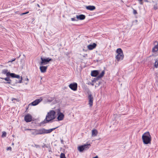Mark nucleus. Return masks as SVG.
I'll list each match as a JSON object with an SVG mask.
<instances>
[{"mask_svg":"<svg viewBox=\"0 0 158 158\" xmlns=\"http://www.w3.org/2000/svg\"><path fill=\"white\" fill-rule=\"evenodd\" d=\"M2 74H6L7 77H11L12 78H16L19 79L18 83H21L22 80V77H20V76L18 75H16L14 73H10L8 72L7 69H4L2 70Z\"/></svg>","mask_w":158,"mask_h":158,"instance_id":"1","label":"nucleus"},{"mask_svg":"<svg viewBox=\"0 0 158 158\" xmlns=\"http://www.w3.org/2000/svg\"><path fill=\"white\" fill-rule=\"evenodd\" d=\"M151 139V136L149 132H145L142 136L143 142L145 144H147L150 143Z\"/></svg>","mask_w":158,"mask_h":158,"instance_id":"2","label":"nucleus"},{"mask_svg":"<svg viewBox=\"0 0 158 158\" xmlns=\"http://www.w3.org/2000/svg\"><path fill=\"white\" fill-rule=\"evenodd\" d=\"M55 112L54 110H51L48 112L46 116L45 120L46 121V123H48L55 118Z\"/></svg>","mask_w":158,"mask_h":158,"instance_id":"3","label":"nucleus"},{"mask_svg":"<svg viewBox=\"0 0 158 158\" xmlns=\"http://www.w3.org/2000/svg\"><path fill=\"white\" fill-rule=\"evenodd\" d=\"M58 127L53 128L48 130H46L44 128H42L40 129L37 130V134L38 135H41L45 134H48L51 132L52 131L54 130Z\"/></svg>","mask_w":158,"mask_h":158,"instance_id":"4","label":"nucleus"},{"mask_svg":"<svg viewBox=\"0 0 158 158\" xmlns=\"http://www.w3.org/2000/svg\"><path fill=\"white\" fill-rule=\"evenodd\" d=\"M116 52L117 54L116 56V58L117 59L118 61L123 60L124 58V56L122 49L120 48L117 49Z\"/></svg>","mask_w":158,"mask_h":158,"instance_id":"5","label":"nucleus"},{"mask_svg":"<svg viewBox=\"0 0 158 158\" xmlns=\"http://www.w3.org/2000/svg\"><path fill=\"white\" fill-rule=\"evenodd\" d=\"M40 59L41 60V61L40 63V65H44L48 63V62L52 60L51 58H48L46 59H44L41 57Z\"/></svg>","mask_w":158,"mask_h":158,"instance_id":"6","label":"nucleus"},{"mask_svg":"<svg viewBox=\"0 0 158 158\" xmlns=\"http://www.w3.org/2000/svg\"><path fill=\"white\" fill-rule=\"evenodd\" d=\"M57 114L58 115L57 119L58 121H61L64 119V115L60 112L59 109L57 110Z\"/></svg>","mask_w":158,"mask_h":158,"instance_id":"7","label":"nucleus"},{"mask_svg":"<svg viewBox=\"0 0 158 158\" xmlns=\"http://www.w3.org/2000/svg\"><path fill=\"white\" fill-rule=\"evenodd\" d=\"M69 87L72 90L75 91L77 89V84L76 83H73L70 84Z\"/></svg>","mask_w":158,"mask_h":158,"instance_id":"8","label":"nucleus"},{"mask_svg":"<svg viewBox=\"0 0 158 158\" xmlns=\"http://www.w3.org/2000/svg\"><path fill=\"white\" fill-rule=\"evenodd\" d=\"M32 119V116L29 114H27L24 116V120L27 123L31 122Z\"/></svg>","mask_w":158,"mask_h":158,"instance_id":"9","label":"nucleus"},{"mask_svg":"<svg viewBox=\"0 0 158 158\" xmlns=\"http://www.w3.org/2000/svg\"><path fill=\"white\" fill-rule=\"evenodd\" d=\"M89 104L90 106H92L93 104L94 98L91 94H90L88 97Z\"/></svg>","mask_w":158,"mask_h":158,"instance_id":"10","label":"nucleus"},{"mask_svg":"<svg viewBox=\"0 0 158 158\" xmlns=\"http://www.w3.org/2000/svg\"><path fill=\"white\" fill-rule=\"evenodd\" d=\"M42 100V99L41 98L36 99L35 101L29 104V106H30V105H31L33 106H36Z\"/></svg>","mask_w":158,"mask_h":158,"instance_id":"11","label":"nucleus"},{"mask_svg":"<svg viewBox=\"0 0 158 158\" xmlns=\"http://www.w3.org/2000/svg\"><path fill=\"white\" fill-rule=\"evenodd\" d=\"M47 68L48 66H45L41 65V66L40 67V69L41 72L42 73H45L47 71Z\"/></svg>","mask_w":158,"mask_h":158,"instance_id":"12","label":"nucleus"},{"mask_svg":"<svg viewBox=\"0 0 158 158\" xmlns=\"http://www.w3.org/2000/svg\"><path fill=\"white\" fill-rule=\"evenodd\" d=\"M97 46L96 44L94 43L92 44H89L87 46V48L89 50H92L95 48Z\"/></svg>","mask_w":158,"mask_h":158,"instance_id":"13","label":"nucleus"},{"mask_svg":"<svg viewBox=\"0 0 158 158\" xmlns=\"http://www.w3.org/2000/svg\"><path fill=\"white\" fill-rule=\"evenodd\" d=\"M0 78L4 80L5 81H6L7 82H5L4 83L5 84H10L11 83V80L10 79L9 77H7L3 78L0 77Z\"/></svg>","mask_w":158,"mask_h":158,"instance_id":"14","label":"nucleus"},{"mask_svg":"<svg viewBox=\"0 0 158 158\" xmlns=\"http://www.w3.org/2000/svg\"><path fill=\"white\" fill-rule=\"evenodd\" d=\"M86 8L88 10L91 11L94 10L96 7L94 6H86Z\"/></svg>","mask_w":158,"mask_h":158,"instance_id":"15","label":"nucleus"},{"mask_svg":"<svg viewBox=\"0 0 158 158\" xmlns=\"http://www.w3.org/2000/svg\"><path fill=\"white\" fill-rule=\"evenodd\" d=\"M98 74V72L97 70H94L92 71L91 73V76L94 77H96Z\"/></svg>","mask_w":158,"mask_h":158,"instance_id":"16","label":"nucleus"},{"mask_svg":"<svg viewBox=\"0 0 158 158\" xmlns=\"http://www.w3.org/2000/svg\"><path fill=\"white\" fill-rule=\"evenodd\" d=\"M85 16L83 15H81L76 16V18L77 19H79L81 20L85 19Z\"/></svg>","mask_w":158,"mask_h":158,"instance_id":"17","label":"nucleus"},{"mask_svg":"<svg viewBox=\"0 0 158 158\" xmlns=\"http://www.w3.org/2000/svg\"><path fill=\"white\" fill-rule=\"evenodd\" d=\"M98 134V131L96 129H93L92 131V136H96Z\"/></svg>","mask_w":158,"mask_h":158,"instance_id":"18","label":"nucleus"},{"mask_svg":"<svg viewBox=\"0 0 158 158\" xmlns=\"http://www.w3.org/2000/svg\"><path fill=\"white\" fill-rule=\"evenodd\" d=\"M158 51V43L157 44L155 45L154 47L152 48V52H157Z\"/></svg>","mask_w":158,"mask_h":158,"instance_id":"19","label":"nucleus"},{"mask_svg":"<svg viewBox=\"0 0 158 158\" xmlns=\"http://www.w3.org/2000/svg\"><path fill=\"white\" fill-rule=\"evenodd\" d=\"M83 146L85 150H87L90 147L91 145L90 144H86L84 145Z\"/></svg>","mask_w":158,"mask_h":158,"instance_id":"20","label":"nucleus"},{"mask_svg":"<svg viewBox=\"0 0 158 158\" xmlns=\"http://www.w3.org/2000/svg\"><path fill=\"white\" fill-rule=\"evenodd\" d=\"M31 133L32 135H37V129H32L31 131Z\"/></svg>","mask_w":158,"mask_h":158,"instance_id":"21","label":"nucleus"},{"mask_svg":"<svg viewBox=\"0 0 158 158\" xmlns=\"http://www.w3.org/2000/svg\"><path fill=\"white\" fill-rule=\"evenodd\" d=\"M153 9L155 10H156L158 9V1L154 5Z\"/></svg>","mask_w":158,"mask_h":158,"instance_id":"22","label":"nucleus"},{"mask_svg":"<svg viewBox=\"0 0 158 158\" xmlns=\"http://www.w3.org/2000/svg\"><path fill=\"white\" fill-rule=\"evenodd\" d=\"M78 150L80 152H82L83 150H85L83 146L82 145L79 147L78 148Z\"/></svg>","mask_w":158,"mask_h":158,"instance_id":"23","label":"nucleus"},{"mask_svg":"<svg viewBox=\"0 0 158 158\" xmlns=\"http://www.w3.org/2000/svg\"><path fill=\"white\" fill-rule=\"evenodd\" d=\"M105 74V72L104 71H103L99 75L98 77L99 78H101L103 77Z\"/></svg>","mask_w":158,"mask_h":158,"instance_id":"24","label":"nucleus"},{"mask_svg":"<svg viewBox=\"0 0 158 158\" xmlns=\"http://www.w3.org/2000/svg\"><path fill=\"white\" fill-rule=\"evenodd\" d=\"M154 66L156 68L158 67V58L156 59Z\"/></svg>","mask_w":158,"mask_h":158,"instance_id":"25","label":"nucleus"},{"mask_svg":"<svg viewBox=\"0 0 158 158\" xmlns=\"http://www.w3.org/2000/svg\"><path fill=\"white\" fill-rule=\"evenodd\" d=\"M60 158H66L64 153H61L60 156Z\"/></svg>","mask_w":158,"mask_h":158,"instance_id":"26","label":"nucleus"},{"mask_svg":"<svg viewBox=\"0 0 158 158\" xmlns=\"http://www.w3.org/2000/svg\"><path fill=\"white\" fill-rule=\"evenodd\" d=\"M6 133L5 132V131H3L2 132V137H6Z\"/></svg>","mask_w":158,"mask_h":158,"instance_id":"27","label":"nucleus"},{"mask_svg":"<svg viewBox=\"0 0 158 158\" xmlns=\"http://www.w3.org/2000/svg\"><path fill=\"white\" fill-rule=\"evenodd\" d=\"M133 13L135 15L137 14V11L135 10L134 9H133Z\"/></svg>","mask_w":158,"mask_h":158,"instance_id":"28","label":"nucleus"},{"mask_svg":"<svg viewBox=\"0 0 158 158\" xmlns=\"http://www.w3.org/2000/svg\"><path fill=\"white\" fill-rule=\"evenodd\" d=\"M34 145V147H36V148H40V146L39 145L35 144Z\"/></svg>","mask_w":158,"mask_h":158,"instance_id":"29","label":"nucleus"},{"mask_svg":"<svg viewBox=\"0 0 158 158\" xmlns=\"http://www.w3.org/2000/svg\"><path fill=\"white\" fill-rule=\"evenodd\" d=\"M71 20L72 21H77L76 20V19L75 18H71Z\"/></svg>","mask_w":158,"mask_h":158,"instance_id":"30","label":"nucleus"},{"mask_svg":"<svg viewBox=\"0 0 158 158\" xmlns=\"http://www.w3.org/2000/svg\"><path fill=\"white\" fill-rule=\"evenodd\" d=\"M28 13H29V11H27V12H25V13H22L21 14V15H25V14H28Z\"/></svg>","mask_w":158,"mask_h":158,"instance_id":"31","label":"nucleus"},{"mask_svg":"<svg viewBox=\"0 0 158 158\" xmlns=\"http://www.w3.org/2000/svg\"><path fill=\"white\" fill-rule=\"evenodd\" d=\"M15 60V58H13L11 60L9 61V62H12L13 61H14Z\"/></svg>","mask_w":158,"mask_h":158,"instance_id":"32","label":"nucleus"},{"mask_svg":"<svg viewBox=\"0 0 158 158\" xmlns=\"http://www.w3.org/2000/svg\"><path fill=\"white\" fill-rule=\"evenodd\" d=\"M31 129H32L27 128L26 129H24V131L29 130V131H31Z\"/></svg>","mask_w":158,"mask_h":158,"instance_id":"33","label":"nucleus"},{"mask_svg":"<svg viewBox=\"0 0 158 158\" xmlns=\"http://www.w3.org/2000/svg\"><path fill=\"white\" fill-rule=\"evenodd\" d=\"M11 147H8L7 148V150H11Z\"/></svg>","mask_w":158,"mask_h":158,"instance_id":"34","label":"nucleus"},{"mask_svg":"<svg viewBox=\"0 0 158 158\" xmlns=\"http://www.w3.org/2000/svg\"><path fill=\"white\" fill-rule=\"evenodd\" d=\"M29 106L28 105V106L26 108V111L28 109V108H29Z\"/></svg>","mask_w":158,"mask_h":158,"instance_id":"35","label":"nucleus"},{"mask_svg":"<svg viewBox=\"0 0 158 158\" xmlns=\"http://www.w3.org/2000/svg\"><path fill=\"white\" fill-rule=\"evenodd\" d=\"M93 158H98V156H96L94 157H93Z\"/></svg>","mask_w":158,"mask_h":158,"instance_id":"36","label":"nucleus"},{"mask_svg":"<svg viewBox=\"0 0 158 158\" xmlns=\"http://www.w3.org/2000/svg\"><path fill=\"white\" fill-rule=\"evenodd\" d=\"M144 1L146 2H148V0H144Z\"/></svg>","mask_w":158,"mask_h":158,"instance_id":"37","label":"nucleus"},{"mask_svg":"<svg viewBox=\"0 0 158 158\" xmlns=\"http://www.w3.org/2000/svg\"><path fill=\"white\" fill-rule=\"evenodd\" d=\"M37 6L38 7H39V8L40 7V6L39 4H37Z\"/></svg>","mask_w":158,"mask_h":158,"instance_id":"38","label":"nucleus"},{"mask_svg":"<svg viewBox=\"0 0 158 158\" xmlns=\"http://www.w3.org/2000/svg\"><path fill=\"white\" fill-rule=\"evenodd\" d=\"M23 128H24V129H27V128H26V127H23Z\"/></svg>","mask_w":158,"mask_h":158,"instance_id":"39","label":"nucleus"},{"mask_svg":"<svg viewBox=\"0 0 158 158\" xmlns=\"http://www.w3.org/2000/svg\"><path fill=\"white\" fill-rule=\"evenodd\" d=\"M26 79H27V80L28 81H29V79L27 77V78Z\"/></svg>","mask_w":158,"mask_h":158,"instance_id":"40","label":"nucleus"},{"mask_svg":"<svg viewBox=\"0 0 158 158\" xmlns=\"http://www.w3.org/2000/svg\"><path fill=\"white\" fill-rule=\"evenodd\" d=\"M91 85H94V84H91Z\"/></svg>","mask_w":158,"mask_h":158,"instance_id":"41","label":"nucleus"},{"mask_svg":"<svg viewBox=\"0 0 158 158\" xmlns=\"http://www.w3.org/2000/svg\"><path fill=\"white\" fill-rule=\"evenodd\" d=\"M14 99V100H15V98H14V99Z\"/></svg>","mask_w":158,"mask_h":158,"instance_id":"42","label":"nucleus"}]
</instances>
